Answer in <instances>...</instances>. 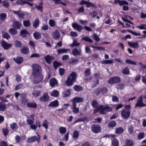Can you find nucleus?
I'll return each mask as SVG.
<instances>
[{
	"label": "nucleus",
	"mask_w": 146,
	"mask_h": 146,
	"mask_svg": "<svg viewBox=\"0 0 146 146\" xmlns=\"http://www.w3.org/2000/svg\"><path fill=\"white\" fill-rule=\"evenodd\" d=\"M32 74L34 78V82L37 84L40 82L43 78V76L42 74V69L39 65L33 64L32 65Z\"/></svg>",
	"instance_id": "obj_1"
},
{
	"label": "nucleus",
	"mask_w": 146,
	"mask_h": 146,
	"mask_svg": "<svg viewBox=\"0 0 146 146\" xmlns=\"http://www.w3.org/2000/svg\"><path fill=\"white\" fill-rule=\"evenodd\" d=\"M99 109L101 114H104L107 112L111 111L112 109L109 106L104 107L102 105H100L99 106Z\"/></svg>",
	"instance_id": "obj_2"
},
{
	"label": "nucleus",
	"mask_w": 146,
	"mask_h": 146,
	"mask_svg": "<svg viewBox=\"0 0 146 146\" xmlns=\"http://www.w3.org/2000/svg\"><path fill=\"white\" fill-rule=\"evenodd\" d=\"M146 106V104L143 102V99L142 97V95L140 96L137 99V102L135 105V108H142Z\"/></svg>",
	"instance_id": "obj_3"
},
{
	"label": "nucleus",
	"mask_w": 146,
	"mask_h": 146,
	"mask_svg": "<svg viewBox=\"0 0 146 146\" xmlns=\"http://www.w3.org/2000/svg\"><path fill=\"white\" fill-rule=\"evenodd\" d=\"M102 129L100 126L99 125L94 124L92 126V130L95 133H98L100 132Z\"/></svg>",
	"instance_id": "obj_4"
},
{
	"label": "nucleus",
	"mask_w": 146,
	"mask_h": 146,
	"mask_svg": "<svg viewBox=\"0 0 146 146\" xmlns=\"http://www.w3.org/2000/svg\"><path fill=\"white\" fill-rule=\"evenodd\" d=\"M49 97L47 93H44L42 96L39 98V101L41 102H46L49 100Z\"/></svg>",
	"instance_id": "obj_5"
},
{
	"label": "nucleus",
	"mask_w": 146,
	"mask_h": 146,
	"mask_svg": "<svg viewBox=\"0 0 146 146\" xmlns=\"http://www.w3.org/2000/svg\"><path fill=\"white\" fill-rule=\"evenodd\" d=\"M131 114L130 111L122 110L121 112V115L123 118L127 119L130 116Z\"/></svg>",
	"instance_id": "obj_6"
},
{
	"label": "nucleus",
	"mask_w": 146,
	"mask_h": 146,
	"mask_svg": "<svg viewBox=\"0 0 146 146\" xmlns=\"http://www.w3.org/2000/svg\"><path fill=\"white\" fill-rule=\"evenodd\" d=\"M35 121L34 115L32 114L29 115L27 119V121L29 125L32 124Z\"/></svg>",
	"instance_id": "obj_7"
},
{
	"label": "nucleus",
	"mask_w": 146,
	"mask_h": 146,
	"mask_svg": "<svg viewBox=\"0 0 146 146\" xmlns=\"http://www.w3.org/2000/svg\"><path fill=\"white\" fill-rule=\"evenodd\" d=\"M76 103L72 102V105L71 106V109L72 112L74 113H77L79 112V108L76 107Z\"/></svg>",
	"instance_id": "obj_8"
},
{
	"label": "nucleus",
	"mask_w": 146,
	"mask_h": 146,
	"mask_svg": "<svg viewBox=\"0 0 146 146\" xmlns=\"http://www.w3.org/2000/svg\"><path fill=\"white\" fill-rule=\"evenodd\" d=\"M32 94L34 96L37 97L40 94V91L38 87H35L34 88L33 90L32 91Z\"/></svg>",
	"instance_id": "obj_9"
},
{
	"label": "nucleus",
	"mask_w": 146,
	"mask_h": 146,
	"mask_svg": "<svg viewBox=\"0 0 146 146\" xmlns=\"http://www.w3.org/2000/svg\"><path fill=\"white\" fill-rule=\"evenodd\" d=\"M81 53L82 51L80 49L78 50L77 48H74L72 50V54L74 56L81 55Z\"/></svg>",
	"instance_id": "obj_10"
},
{
	"label": "nucleus",
	"mask_w": 146,
	"mask_h": 146,
	"mask_svg": "<svg viewBox=\"0 0 146 146\" xmlns=\"http://www.w3.org/2000/svg\"><path fill=\"white\" fill-rule=\"evenodd\" d=\"M72 27L73 28L76 29L80 32L83 29V27L82 26L76 23H73L72 25Z\"/></svg>",
	"instance_id": "obj_11"
},
{
	"label": "nucleus",
	"mask_w": 146,
	"mask_h": 146,
	"mask_svg": "<svg viewBox=\"0 0 146 146\" xmlns=\"http://www.w3.org/2000/svg\"><path fill=\"white\" fill-rule=\"evenodd\" d=\"M1 44L3 48L6 50L9 48L12 45L11 44H8L4 41L1 42Z\"/></svg>",
	"instance_id": "obj_12"
},
{
	"label": "nucleus",
	"mask_w": 146,
	"mask_h": 146,
	"mask_svg": "<svg viewBox=\"0 0 146 146\" xmlns=\"http://www.w3.org/2000/svg\"><path fill=\"white\" fill-rule=\"evenodd\" d=\"M44 59L46 63L48 64L51 63L52 61L54 60L53 57L49 55H48L44 57Z\"/></svg>",
	"instance_id": "obj_13"
},
{
	"label": "nucleus",
	"mask_w": 146,
	"mask_h": 146,
	"mask_svg": "<svg viewBox=\"0 0 146 146\" xmlns=\"http://www.w3.org/2000/svg\"><path fill=\"white\" fill-rule=\"evenodd\" d=\"M84 100V99L81 97H75L72 100V103H80L82 102Z\"/></svg>",
	"instance_id": "obj_14"
},
{
	"label": "nucleus",
	"mask_w": 146,
	"mask_h": 146,
	"mask_svg": "<svg viewBox=\"0 0 146 146\" xmlns=\"http://www.w3.org/2000/svg\"><path fill=\"white\" fill-rule=\"evenodd\" d=\"M27 106L30 108H37V104L35 102H29L27 103Z\"/></svg>",
	"instance_id": "obj_15"
},
{
	"label": "nucleus",
	"mask_w": 146,
	"mask_h": 146,
	"mask_svg": "<svg viewBox=\"0 0 146 146\" xmlns=\"http://www.w3.org/2000/svg\"><path fill=\"white\" fill-rule=\"evenodd\" d=\"M52 36L53 38L55 39H58L60 38V35L58 31L56 30L52 33Z\"/></svg>",
	"instance_id": "obj_16"
},
{
	"label": "nucleus",
	"mask_w": 146,
	"mask_h": 146,
	"mask_svg": "<svg viewBox=\"0 0 146 146\" xmlns=\"http://www.w3.org/2000/svg\"><path fill=\"white\" fill-rule=\"evenodd\" d=\"M118 81V78L115 76L110 78L108 82L111 84H114L117 82Z\"/></svg>",
	"instance_id": "obj_17"
},
{
	"label": "nucleus",
	"mask_w": 146,
	"mask_h": 146,
	"mask_svg": "<svg viewBox=\"0 0 146 146\" xmlns=\"http://www.w3.org/2000/svg\"><path fill=\"white\" fill-rule=\"evenodd\" d=\"M127 43L132 48H137L139 47V44L137 42H131L129 41Z\"/></svg>",
	"instance_id": "obj_18"
},
{
	"label": "nucleus",
	"mask_w": 146,
	"mask_h": 146,
	"mask_svg": "<svg viewBox=\"0 0 146 146\" xmlns=\"http://www.w3.org/2000/svg\"><path fill=\"white\" fill-rule=\"evenodd\" d=\"M57 80L54 78H52L50 80V85L52 87L57 85Z\"/></svg>",
	"instance_id": "obj_19"
},
{
	"label": "nucleus",
	"mask_w": 146,
	"mask_h": 146,
	"mask_svg": "<svg viewBox=\"0 0 146 146\" xmlns=\"http://www.w3.org/2000/svg\"><path fill=\"white\" fill-rule=\"evenodd\" d=\"M12 25L13 27L17 29H19L20 28L21 24L18 21H14Z\"/></svg>",
	"instance_id": "obj_20"
},
{
	"label": "nucleus",
	"mask_w": 146,
	"mask_h": 146,
	"mask_svg": "<svg viewBox=\"0 0 146 146\" xmlns=\"http://www.w3.org/2000/svg\"><path fill=\"white\" fill-rule=\"evenodd\" d=\"M13 12L14 14L17 15L20 18L23 19L25 18V14L24 13H20L19 11H13Z\"/></svg>",
	"instance_id": "obj_21"
},
{
	"label": "nucleus",
	"mask_w": 146,
	"mask_h": 146,
	"mask_svg": "<svg viewBox=\"0 0 146 146\" xmlns=\"http://www.w3.org/2000/svg\"><path fill=\"white\" fill-rule=\"evenodd\" d=\"M58 102L57 100H55L53 102H51L48 105L49 107H54L58 106Z\"/></svg>",
	"instance_id": "obj_22"
},
{
	"label": "nucleus",
	"mask_w": 146,
	"mask_h": 146,
	"mask_svg": "<svg viewBox=\"0 0 146 146\" xmlns=\"http://www.w3.org/2000/svg\"><path fill=\"white\" fill-rule=\"evenodd\" d=\"M69 50V49H65L62 48L60 49H59L57 50L58 54H63L64 53H66Z\"/></svg>",
	"instance_id": "obj_23"
},
{
	"label": "nucleus",
	"mask_w": 146,
	"mask_h": 146,
	"mask_svg": "<svg viewBox=\"0 0 146 146\" xmlns=\"http://www.w3.org/2000/svg\"><path fill=\"white\" fill-rule=\"evenodd\" d=\"M74 82L75 81L68 77L66 81V84L68 86H71L73 85Z\"/></svg>",
	"instance_id": "obj_24"
},
{
	"label": "nucleus",
	"mask_w": 146,
	"mask_h": 146,
	"mask_svg": "<svg viewBox=\"0 0 146 146\" xmlns=\"http://www.w3.org/2000/svg\"><path fill=\"white\" fill-rule=\"evenodd\" d=\"M39 25V20L38 18H36L34 20L33 24V27L35 28L38 27Z\"/></svg>",
	"instance_id": "obj_25"
},
{
	"label": "nucleus",
	"mask_w": 146,
	"mask_h": 146,
	"mask_svg": "<svg viewBox=\"0 0 146 146\" xmlns=\"http://www.w3.org/2000/svg\"><path fill=\"white\" fill-rule=\"evenodd\" d=\"M36 140L38 141V142H39V140L35 136L28 138V139L27 142L31 143L35 141Z\"/></svg>",
	"instance_id": "obj_26"
},
{
	"label": "nucleus",
	"mask_w": 146,
	"mask_h": 146,
	"mask_svg": "<svg viewBox=\"0 0 146 146\" xmlns=\"http://www.w3.org/2000/svg\"><path fill=\"white\" fill-rule=\"evenodd\" d=\"M122 72L125 75H128L130 73V71L129 68L126 67L124 68L122 70Z\"/></svg>",
	"instance_id": "obj_27"
},
{
	"label": "nucleus",
	"mask_w": 146,
	"mask_h": 146,
	"mask_svg": "<svg viewBox=\"0 0 146 146\" xmlns=\"http://www.w3.org/2000/svg\"><path fill=\"white\" fill-rule=\"evenodd\" d=\"M13 59L15 60V62L18 64H20L22 63L23 61V59L22 57H17L15 59V58Z\"/></svg>",
	"instance_id": "obj_28"
},
{
	"label": "nucleus",
	"mask_w": 146,
	"mask_h": 146,
	"mask_svg": "<svg viewBox=\"0 0 146 146\" xmlns=\"http://www.w3.org/2000/svg\"><path fill=\"white\" fill-rule=\"evenodd\" d=\"M21 53L24 54H26L29 51V49L27 47H23L20 50Z\"/></svg>",
	"instance_id": "obj_29"
},
{
	"label": "nucleus",
	"mask_w": 146,
	"mask_h": 146,
	"mask_svg": "<svg viewBox=\"0 0 146 146\" xmlns=\"http://www.w3.org/2000/svg\"><path fill=\"white\" fill-rule=\"evenodd\" d=\"M11 129L13 130H16L18 128V126L15 123H13L10 125Z\"/></svg>",
	"instance_id": "obj_30"
},
{
	"label": "nucleus",
	"mask_w": 146,
	"mask_h": 146,
	"mask_svg": "<svg viewBox=\"0 0 146 146\" xmlns=\"http://www.w3.org/2000/svg\"><path fill=\"white\" fill-rule=\"evenodd\" d=\"M28 34V32L26 30H23L21 31V35L23 37H26Z\"/></svg>",
	"instance_id": "obj_31"
},
{
	"label": "nucleus",
	"mask_w": 146,
	"mask_h": 146,
	"mask_svg": "<svg viewBox=\"0 0 146 146\" xmlns=\"http://www.w3.org/2000/svg\"><path fill=\"white\" fill-rule=\"evenodd\" d=\"M77 75L75 72H73L68 77L69 78H70L72 80L75 81Z\"/></svg>",
	"instance_id": "obj_32"
},
{
	"label": "nucleus",
	"mask_w": 146,
	"mask_h": 146,
	"mask_svg": "<svg viewBox=\"0 0 146 146\" xmlns=\"http://www.w3.org/2000/svg\"><path fill=\"white\" fill-rule=\"evenodd\" d=\"M59 132L61 134H64L66 132V128L64 127H61L59 129Z\"/></svg>",
	"instance_id": "obj_33"
},
{
	"label": "nucleus",
	"mask_w": 146,
	"mask_h": 146,
	"mask_svg": "<svg viewBox=\"0 0 146 146\" xmlns=\"http://www.w3.org/2000/svg\"><path fill=\"white\" fill-rule=\"evenodd\" d=\"M70 94V90L68 89L62 93L63 96L65 97L69 96Z\"/></svg>",
	"instance_id": "obj_34"
},
{
	"label": "nucleus",
	"mask_w": 146,
	"mask_h": 146,
	"mask_svg": "<svg viewBox=\"0 0 146 146\" xmlns=\"http://www.w3.org/2000/svg\"><path fill=\"white\" fill-rule=\"evenodd\" d=\"M116 125V123L114 121H110L108 125V127L109 128L113 127L115 126Z\"/></svg>",
	"instance_id": "obj_35"
},
{
	"label": "nucleus",
	"mask_w": 146,
	"mask_h": 146,
	"mask_svg": "<svg viewBox=\"0 0 146 146\" xmlns=\"http://www.w3.org/2000/svg\"><path fill=\"white\" fill-rule=\"evenodd\" d=\"M9 32L12 35H16L17 33V30L14 28L10 29L9 31Z\"/></svg>",
	"instance_id": "obj_36"
},
{
	"label": "nucleus",
	"mask_w": 146,
	"mask_h": 146,
	"mask_svg": "<svg viewBox=\"0 0 146 146\" xmlns=\"http://www.w3.org/2000/svg\"><path fill=\"white\" fill-rule=\"evenodd\" d=\"M126 144L127 146H133L134 143L133 141L127 139L126 141Z\"/></svg>",
	"instance_id": "obj_37"
},
{
	"label": "nucleus",
	"mask_w": 146,
	"mask_h": 146,
	"mask_svg": "<svg viewBox=\"0 0 146 146\" xmlns=\"http://www.w3.org/2000/svg\"><path fill=\"white\" fill-rule=\"evenodd\" d=\"M74 89L76 91H80L83 90L82 88L80 86L77 85H75L74 86Z\"/></svg>",
	"instance_id": "obj_38"
},
{
	"label": "nucleus",
	"mask_w": 146,
	"mask_h": 146,
	"mask_svg": "<svg viewBox=\"0 0 146 146\" xmlns=\"http://www.w3.org/2000/svg\"><path fill=\"white\" fill-rule=\"evenodd\" d=\"M3 5L5 8H8L10 6V4L9 1L7 0H5L2 2Z\"/></svg>",
	"instance_id": "obj_39"
},
{
	"label": "nucleus",
	"mask_w": 146,
	"mask_h": 146,
	"mask_svg": "<svg viewBox=\"0 0 146 146\" xmlns=\"http://www.w3.org/2000/svg\"><path fill=\"white\" fill-rule=\"evenodd\" d=\"M49 123L47 120L45 119L42 125L46 129H47L48 128V125Z\"/></svg>",
	"instance_id": "obj_40"
},
{
	"label": "nucleus",
	"mask_w": 146,
	"mask_h": 146,
	"mask_svg": "<svg viewBox=\"0 0 146 146\" xmlns=\"http://www.w3.org/2000/svg\"><path fill=\"white\" fill-rule=\"evenodd\" d=\"M6 108L5 104L3 102H0V111H3Z\"/></svg>",
	"instance_id": "obj_41"
},
{
	"label": "nucleus",
	"mask_w": 146,
	"mask_h": 146,
	"mask_svg": "<svg viewBox=\"0 0 146 146\" xmlns=\"http://www.w3.org/2000/svg\"><path fill=\"white\" fill-rule=\"evenodd\" d=\"M125 62L127 64H131L135 65H136V62L129 59L126 60Z\"/></svg>",
	"instance_id": "obj_42"
},
{
	"label": "nucleus",
	"mask_w": 146,
	"mask_h": 146,
	"mask_svg": "<svg viewBox=\"0 0 146 146\" xmlns=\"http://www.w3.org/2000/svg\"><path fill=\"white\" fill-rule=\"evenodd\" d=\"M2 36L3 38L7 39H9L10 37V36L8 33L6 32H4L2 33Z\"/></svg>",
	"instance_id": "obj_43"
},
{
	"label": "nucleus",
	"mask_w": 146,
	"mask_h": 146,
	"mask_svg": "<svg viewBox=\"0 0 146 146\" xmlns=\"http://www.w3.org/2000/svg\"><path fill=\"white\" fill-rule=\"evenodd\" d=\"M33 36L34 38L37 39H40L41 37L40 34L37 32H36L34 33Z\"/></svg>",
	"instance_id": "obj_44"
},
{
	"label": "nucleus",
	"mask_w": 146,
	"mask_h": 146,
	"mask_svg": "<svg viewBox=\"0 0 146 146\" xmlns=\"http://www.w3.org/2000/svg\"><path fill=\"white\" fill-rule=\"evenodd\" d=\"M128 2L125 1H120L119 0V5L121 6L128 5Z\"/></svg>",
	"instance_id": "obj_45"
},
{
	"label": "nucleus",
	"mask_w": 146,
	"mask_h": 146,
	"mask_svg": "<svg viewBox=\"0 0 146 146\" xmlns=\"http://www.w3.org/2000/svg\"><path fill=\"white\" fill-rule=\"evenodd\" d=\"M80 44V42H78L77 40H74L72 44H71L72 47L79 46Z\"/></svg>",
	"instance_id": "obj_46"
},
{
	"label": "nucleus",
	"mask_w": 146,
	"mask_h": 146,
	"mask_svg": "<svg viewBox=\"0 0 146 146\" xmlns=\"http://www.w3.org/2000/svg\"><path fill=\"white\" fill-rule=\"evenodd\" d=\"M23 24L24 26L25 27H29L31 25L30 22L29 20L24 21Z\"/></svg>",
	"instance_id": "obj_47"
},
{
	"label": "nucleus",
	"mask_w": 146,
	"mask_h": 146,
	"mask_svg": "<svg viewBox=\"0 0 146 146\" xmlns=\"http://www.w3.org/2000/svg\"><path fill=\"white\" fill-rule=\"evenodd\" d=\"M118 144V140L115 138H113L112 141V145L113 146H117Z\"/></svg>",
	"instance_id": "obj_48"
},
{
	"label": "nucleus",
	"mask_w": 146,
	"mask_h": 146,
	"mask_svg": "<svg viewBox=\"0 0 146 146\" xmlns=\"http://www.w3.org/2000/svg\"><path fill=\"white\" fill-rule=\"evenodd\" d=\"M124 108L122 110L130 111V110L131 109V106L130 105H125L124 107Z\"/></svg>",
	"instance_id": "obj_49"
},
{
	"label": "nucleus",
	"mask_w": 146,
	"mask_h": 146,
	"mask_svg": "<svg viewBox=\"0 0 146 146\" xmlns=\"http://www.w3.org/2000/svg\"><path fill=\"white\" fill-rule=\"evenodd\" d=\"M113 61L112 60H103L101 61V63L102 64H110L113 62Z\"/></svg>",
	"instance_id": "obj_50"
},
{
	"label": "nucleus",
	"mask_w": 146,
	"mask_h": 146,
	"mask_svg": "<svg viewBox=\"0 0 146 146\" xmlns=\"http://www.w3.org/2000/svg\"><path fill=\"white\" fill-rule=\"evenodd\" d=\"M61 65V64L57 61H54L53 62V65L55 69L56 68L58 67L59 66Z\"/></svg>",
	"instance_id": "obj_51"
},
{
	"label": "nucleus",
	"mask_w": 146,
	"mask_h": 146,
	"mask_svg": "<svg viewBox=\"0 0 146 146\" xmlns=\"http://www.w3.org/2000/svg\"><path fill=\"white\" fill-rule=\"evenodd\" d=\"M35 8H37L38 10L42 12L43 9L42 3L39 4L38 5H36L35 6Z\"/></svg>",
	"instance_id": "obj_52"
},
{
	"label": "nucleus",
	"mask_w": 146,
	"mask_h": 146,
	"mask_svg": "<svg viewBox=\"0 0 146 146\" xmlns=\"http://www.w3.org/2000/svg\"><path fill=\"white\" fill-rule=\"evenodd\" d=\"M144 133L143 132H140L139 133L137 136V138L138 139H140L143 138L144 137Z\"/></svg>",
	"instance_id": "obj_53"
},
{
	"label": "nucleus",
	"mask_w": 146,
	"mask_h": 146,
	"mask_svg": "<svg viewBox=\"0 0 146 146\" xmlns=\"http://www.w3.org/2000/svg\"><path fill=\"white\" fill-rule=\"evenodd\" d=\"M51 96L54 97H57L58 95V92L57 90H54L51 93Z\"/></svg>",
	"instance_id": "obj_54"
},
{
	"label": "nucleus",
	"mask_w": 146,
	"mask_h": 146,
	"mask_svg": "<svg viewBox=\"0 0 146 146\" xmlns=\"http://www.w3.org/2000/svg\"><path fill=\"white\" fill-rule=\"evenodd\" d=\"M97 15V13L96 11H93L92 12L89 13V15L91 18H94Z\"/></svg>",
	"instance_id": "obj_55"
},
{
	"label": "nucleus",
	"mask_w": 146,
	"mask_h": 146,
	"mask_svg": "<svg viewBox=\"0 0 146 146\" xmlns=\"http://www.w3.org/2000/svg\"><path fill=\"white\" fill-rule=\"evenodd\" d=\"M91 105L94 108H96L98 106V103L96 100H94L92 102Z\"/></svg>",
	"instance_id": "obj_56"
},
{
	"label": "nucleus",
	"mask_w": 146,
	"mask_h": 146,
	"mask_svg": "<svg viewBox=\"0 0 146 146\" xmlns=\"http://www.w3.org/2000/svg\"><path fill=\"white\" fill-rule=\"evenodd\" d=\"M15 46L17 47H20L21 46V43L19 40H16L15 41Z\"/></svg>",
	"instance_id": "obj_57"
},
{
	"label": "nucleus",
	"mask_w": 146,
	"mask_h": 146,
	"mask_svg": "<svg viewBox=\"0 0 146 146\" xmlns=\"http://www.w3.org/2000/svg\"><path fill=\"white\" fill-rule=\"evenodd\" d=\"M82 39L89 42H93L92 40L87 37H83Z\"/></svg>",
	"instance_id": "obj_58"
},
{
	"label": "nucleus",
	"mask_w": 146,
	"mask_h": 146,
	"mask_svg": "<svg viewBox=\"0 0 146 146\" xmlns=\"http://www.w3.org/2000/svg\"><path fill=\"white\" fill-rule=\"evenodd\" d=\"M79 136V132L77 131H75L73 135V137L74 139H76Z\"/></svg>",
	"instance_id": "obj_59"
},
{
	"label": "nucleus",
	"mask_w": 146,
	"mask_h": 146,
	"mask_svg": "<svg viewBox=\"0 0 146 146\" xmlns=\"http://www.w3.org/2000/svg\"><path fill=\"white\" fill-rule=\"evenodd\" d=\"M0 19L2 20H4L6 18V14L5 13H1L0 15Z\"/></svg>",
	"instance_id": "obj_60"
},
{
	"label": "nucleus",
	"mask_w": 146,
	"mask_h": 146,
	"mask_svg": "<svg viewBox=\"0 0 146 146\" xmlns=\"http://www.w3.org/2000/svg\"><path fill=\"white\" fill-rule=\"evenodd\" d=\"M92 37L93 39L97 42L99 41L100 40V39L96 33H94V34Z\"/></svg>",
	"instance_id": "obj_61"
},
{
	"label": "nucleus",
	"mask_w": 146,
	"mask_h": 146,
	"mask_svg": "<svg viewBox=\"0 0 146 146\" xmlns=\"http://www.w3.org/2000/svg\"><path fill=\"white\" fill-rule=\"evenodd\" d=\"M49 24L50 26L54 27L55 25V22L54 20L50 19L49 21Z\"/></svg>",
	"instance_id": "obj_62"
},
{
	"label": "nucleus",
	"mask_w": 146,
	"mask_h": 146,
	"mask_svg": "<svg viewBox=\"0 0 146 146\" xmlns=\"http://www.w3.org/2000/svg\"><path fill=\"white\" fill-rule=\"evenodd\" d=\"M86 7H95L96 6L94 4L91 2H88L86 5Z\"/></svg>",
	"instance_id": "obj_63"
},
{
	"label": "nucleus",
	"mask_w": 146,
	"mask_h": 146,
	"mask_svg": "<svg viewBox=\"0 0 146 146\" xmlns=\"http://www.w3.org/2000/svg\"><path fill=\"white\" fill-rule=\"evenodd\" d=\"M134 130L133 127L132 126H131L128 128V131L129 133L131 134H132Z\"/></svg>",
	"instance_id": "obj_64"
}]
</instances>
